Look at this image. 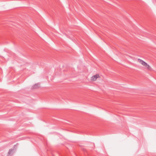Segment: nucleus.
I'll list each match as a JSON object with an SVG mask.
<instances>
[{
	"label": "nucleus",
	"instance_id": "4",
	"mask_svg": "<svg viewBox=\"0 0 156 156\" xmlns=\"http://www.w3.org/2000/svg\"><path fill=\"white\" fill-rule=\"evenodd\" d=\"M39 84H35L33 86V88L34 89L37 88L39 87Z\"/></svg>",
	"mask_w": 156,
	"mask_h": 156
},
{
	"label": "nucleus",
	"instance_id": "2",
	"mask_svg": "<svg viewBox=\"0 0 156 156\" xmlns=\"http://www.w3.org/2000/svg\"><path fill=\"white\" fill-rule=\"evenodd\" d=\"M100 76L98 74H96L95 75H94L91 77V80L92 81H96L97 78H99Z\"/></svg>",
	"mask_w": 156,
	"mask_h": 156
},
{
	"label": "nucleus",
	"instance_id": "3",
	"mask_svg": "<svg viewBox=\"0 0 156 156\" xmlns=\"http://www.w3.org/2000/svg\"><path fill=\"white\" fill-rule=\"evenodd\" d=\"M13 149H10L8 153V156H10L11 155H12L13 153Z\"/></svg>",
	"mask_w": 156,
	"mask_h": 156
},
{
	"label": "nucleus",
	"instance_id": "1",
	"mask_svg": "<svg viewBox=\"0 0 156 156\" xmlns=\"http://www.w3.org/2000/svg\"><path fill=\"white\" fill-rule=\"evenodd\" d=\"M138 61L140 63H141L142 65L145 66L148 69L151 70V68L150 66L143 60L140 59H138Z\"/></svg>",
	"mask_w": 156,
	"mask_h": 156
}]
</instances>
